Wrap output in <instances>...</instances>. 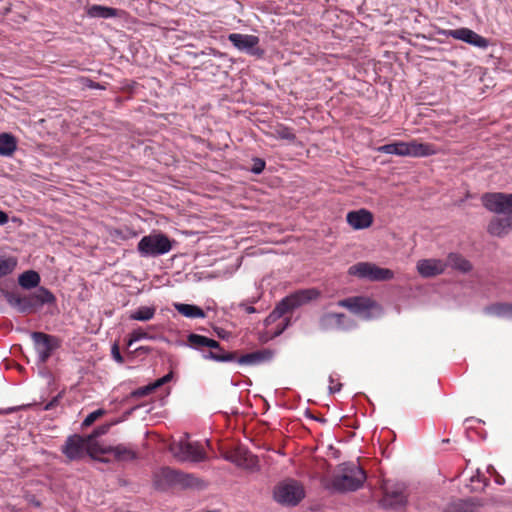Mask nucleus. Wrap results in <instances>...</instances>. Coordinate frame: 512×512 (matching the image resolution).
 <instances>
[{
    "label": "nucleus",
    "instance_id": "nucleus-1",
    "mask_svg": "<svg viewBox=\"0 0 512 512\" xmlns=\"http://www.w3.org/2000/svg\"><path fill=\"white\" fill-rule=\"evenodd\" d=\"M484 207L494 213L503 214L504 217H494L488 224L490 235L503 237L512 230V194L485 193L482 196Z\"/></svg>",
    "mask_w": 512,
    "mask_h": 512
},
{
    "label": "nucleus",
    "instance_id": "nucleus-2",
    "mask_svg": "<svg viewBox=\"0 0 512 512\" xmlns=\"http://www.w3.org/2000/svg\"><path fill=\"white\" fill-rule=\"evenodd\" d=\"M366 478V472L360 465L354 462H345L338 466L326 488L340 493L356 491L363 486Z\"/></svg>",
    "mask_w": 512,
    "mask_h": 512
},
{
    "label": "nucleus",
    "instance_id": "nucleus-3",
    "mask_svg": "<svg viewBox=\"0 0 512 512\" xmlns=\"http://www.w3.org/2000/svg\"><path fill=\"white\" fill-rule=\"evenodd\" d=\"M378 151L398 156L427 157L435 155L437 153V148L433 144L419 143L413 140L410 142L399 141L385 144L379 147Z\"/></svg>",
    "mask_w": 512,
    "mask_h": 512
},
{
    "label": "nucleus",
    "instance_id": "nucleus-4",
    "mask_svg": "<svg viewBox=\"0 0 512 512\" xmlns=\"http://www.w3.org/2000/svg\"><path fill=\"white\" fill-rule=\"evenodd\" d=\"M304 497V486L299 481L291 478L277 484L273 491L274 500L287 507L297 506Z\"/></svg>",
    "mask_w": 512,
    "mask_h": 512
},
{
    "label": "nucleus",
    "instance_id": "nucleus-5",
    "mask_svg": "<svg viewBox=\"0 0 512 512\" xmlns=\"http://www.w3.org/2000/svg\"><path fill=\"white\" fill-rule=\"evenodd\" d=\"M318 296L319 291L314 288L297 290L283 298L269 315L268 319L281 317L311 300L316 299Z\"/></svg>",
    "mask_w": 512,
    "mask_h": 512
},
{
    "label": "nucleus",
    "instance_id": "nucleus-6",
    "mask_svg": "<svg viewBox=\"0 0 512 512\" xmlns=\"http://www.w3.org/2000/svg\"><path fill=\"white\" fill-rule=\"evenodd\" d=\"M173 243L165 234L153 233L138 242L137 250L142 257H157L168 253Z\"/></svg>",
    "mask_w": 512,
    "mask_h": 512
},
{
    "label": "nucleus",
    "instance_id": "nucleus-7",
    "mask_svg": "<svg viewBox=\"0 0 512 512\" xmlns=\"http://www.w3.org/2000/svg\"><path fill=\"white\" fill-rule=\"evenodd\" d=\"M34 348L37 353L38 361L44 364L51 357L54 350L60 347V340L54 335L35 331L31 333Z\"/></svg>",
    "mask_w": 512,
    "mask_h": 512
},
{
    "label": "nucleus",
    "instance_id": "nucleus-8",
    "mask_svg": "<svg viewBox=\"0 0 512 512\" xmlns=\"http://www.w3.org/2000/svg\"><path fill=\"white\" fill-rule=\"evenodd\" d=\"M318 327L324 332L350 331L356 327V322L344 313L326 312L319 317Z\"/></svg>",
    "mask_w": 512,
    "mask_h": 512
},
{
    "label": "nucleus",
    "instance_id": "nucleus-9",
    "mask_svg": "<svg viewBox=\"0 0 512 512\" xmlns=\"http://www.w3.org/2000/svg\"><path fill=\"white\" fill-rule=\"evenodd\" d=\"M349 273L371 281H386L391 280L394 277V272L392 270L381 268L368 262H360L351 266L349 268Z\"/></svg>",
    "mask_w": 512,
    "mask_h": 512
},
{
    "label": "nucleus",
    "instance_id": "nucleus-10",
    "mask_svg": "<svg viewBox=\"0 0 512 512\" xmlns=\"http://www.w3.org/2000/svg\"><path fill=\"white\" fill-rule=\"evenodd\" d=\"M228 40L241 52H245L250 56L258 59L262 58L265 54L264 49L259 47V37L251 34L231 33L228 35Z\"/></svg>",
    "mask_w": 512,
    "mask_h": 512
},
{
    "label": "nucleus",
    "instance_id": "nucleus-11",
    "mask_svg": "<svg viewBox=\"0 0 512 512\" xmlns=\"http://www.w3.org/2000/svg\"><path fill=\"white\" fill-rule=\"evenodd\" d=\"M442 35L446 37H451L456 40H461L465 43H468L474 47L480 48V49H487L490 45V42L487 38L479 35L475 31L462 27L458 29H450V30H443L440 32Z\"/></svg>",
    "mask_w": 512,
    "mask_h": 512
},
{
    "label": "nucleus",
    "instance_id": "nucleus-12",
    "mask_svg": "<svg viewBox=\"0 0 512 512\" xmlns=\"http://www.w3.org/2000/svg\"><path fill=\"white\" fill-rule=\"evenodd\" d=\"M338 306L349 309L351 312L362 315L365 319L371 318V310H379V305L367 297H349L338 301Z\"/></svg>",
    "mask_w": 512,
    "mask_h": 512
},
{
    "label": "nucleus",
    "instance_id": "nucleus-13",
    "mask_svg": "<svg viewBox=\"0 0 512 512\" xmlns=\"http://www.w3.org/2000/svg\"><path fill=\"white\" fill-rule=\"evenodd\" d=\"M88 442L87 438L74 434L67 438L61 451L69 460H78L84 457Z\"/></svg>",
    "mask_w": 512,
    "mask_h": 512
},
{
    "label": "nucleus",
    "instance_id": "nucleus-14",
    "mask_svg": "<svg viewBox=\"0 0 512 512\" xmlns=\"http://www.w3.org/2000/svg\"><path fill=\"white\" fill-rule=\"evenodd\" d=\"M407 501L406 488L403 484L386 485L382 505L386 508H397L405 505Z\"/></svg>",
    "mask_w": 512,
    "mask_h": 512
},
{
    "label": "nucleus",
    "instance_id": "nucleus-15",
    "mask_svg": "<svg viewBox=\"0 0 512 512\" xmlns=\"http://www.w3.org/2000/svg\"><path fill=\"white\" fill-rule=\"evenodd\" d=\"M1 293L7 303L21 314L33 313L32 303L30 300V293L21 294L18 291H9L1 289Z\"/></svg>",
    "mask_w": 512,
    "mask_h": 512
},
{
    "label": "nucleus",
    "instance_id": "nucleus-16",
    "mask_svg": "<svg viewBox=\"0 0 512 512\" xmlns=\"http://www.w3.org/2000/svg\"><path fill=\"white\" fill-rule=\"evenodd\" d=\"M175 456L181 460H191L200 462L205 459V452L197 443L180 441L175 447L172 448Z\"/></svg>",
    "mask_w": 512,
    "mask_h": 512
},
{
    "label": "nucleus",
    "instance_id": "nucleus-17",
    "mask_svg": "<svg viewBox=\"0 0 512 512\" xmlns=\"http://www.w3.org/2000/svg\"><path fill=\"white\" fill-rule=\"evenodd\" d=\"M418 273L425 278H431L444 273L446 263L439 259H422L417 262Z\"/></svg>",
    "mask_w": 512,
    "mask_h": 512
},
{
    "label": "nucleus",
    "instance_id": "nucleus-18",
    "mask_svg": "<svg viewBox=\"0 0 512 512\" xmlns=\"http://www.w3.org/2000/svg\"><path fill=\"white\" fill-rule=\"evenodd\" d=\"M178 471L169 467L162 468L155 473L154 485L158 490L165 491L170 487H176Z\"/></svg>",
    "mask_w": 512,
    "mask_h": 512
},
{
    "label": "nucleus",
    "instance_id": "nucleus-19",
    "mask_svg": "<svg viewBox=\"0 0 512 512\" xmlns=\"http://www.w3.org/2000/svg\"><path fill=\"white\" fill-rule=\"evenodd\" d=\"M346 220L351 227L356 230H361L371 226L373 215L366 209H359L348 212Z\"/></svg>",
    "mask_w": 512,
    "mask_h": 512
},
{
    "label": "nucleus",
    "instance_id": "nucleus-20",
    "mask_svg": "<svg viewBox=\"0 0 512 512\" xmlns=\"http://www.w3.org/2000/svg\"><path fill=\"white\" fill-rule=\"evenodd\" d=\"M30 300L33 313L40 310L44 305H54L56 303L54 294L43 286L30 293Z\"/></svg>",
    "mask_w": 512,
    "mask_h": 512
},
{
    "label": "nucleus",
    "instance_id": "nucleus-21",
    "mask_svg": "<svg viewBox=\"0 0 512 512\" xmlns=\"http://www.w3.org/2000/svg\"><path fill=\"white\" fill-rule=\"evenodd\" d=\"M272 357L273 352L271 350L262 349L241 356L237 355V359L234 362H237L240 365L254 366L270 361Z\"/></svg>",
    "mask_w": 512,
    "mask_h": 512
},
{
    "label": "nucleus",
    "instance_id": "nucleus-22",
    "mask_svg": "<svg viewBox=\"0 0 512 512\" xmlns=\"http://www.w3.org/2000/svg\"><path fill=\"white\" fill-rule=\"evenodd\" d=\"M205 486H206L205 482L203 480L197 478L194 474L178 471V477L176 479V487H180L183 489H186V488L201 489V488H204Z\"/></svg>",
    "mask_w": 512,
    "mask_h": 512
},
{
    "label": "nucleus",
    "instance_id": "nucleus-23",
    "mask_svg": "<svg viewBox=\"0 0 512 512\" xmlns=\"http://www.w3.org/2000/svg\"><path fill=\"white\" fill-rule=\"evenodd\" d=\"M87 15L91 18H103L109 19L118 16V10L116 8L102 6V5H91L87 8Z\"/></svg>",
    "mask_w": 512,
    "mask_h": 512
},
{
    "label": "nucleus",
    "instance_id": "nucleus-24",
    "mask_svg": "<svg viewBox=\"0 0 512 512\" xmlns=\"http://www.w3.org/2000/svg\"><path fill=\"white\" fill-rule=\"evenodd\" d=\"M173 306L178 313L186 318L195 319L205 317V312L199 306L186 303H174Z\"/></svg>",
    "mask_w": 512,
    "mask_h": 512
},
{
    "label": "nucleus",
    "instance_id": "nucleus-25",
    "mask_svg": "<svg viewBox=\"0 0 512 512\" xmlns=\"http://www.w3.org/2000/svg\"><path fill=\"white\" fill-rule=\"evenodd\" d=\"M202 357L215 362H234L237 359V352H226L220 348V350L203 352Z\"/></svg>",
    "mask_w": 512,
    "mask_h": 512
},
{
    "label": "nucleus",
    "instance_id": "nucleus-26",
    "mask_svg": "<svg viewBox=\"0 0 512 512\" xmlns=\"http://www.w3.org/2000/svg\"><path fill=\"white\" fill-rule=\"evenodd\" d=\"M447 265L462 273H467L472 269L471 263L463 256L457 253H450L448 255L446 266Z\"/></svg>",
    "mask_w": 512,
    "mask_h": 512
},
{
    "label": "nucleus",
    "instance_id": "nucleus-27",
    "mask_svg": "<svg viewBox=\"0 0 512 512\" xmlns=\"http://www.w3.org/2000/svg\"><path fill=\"white\" fill-rule=\"evenodd\" d=\"M17 148V142L13 135L8 133L0 134V155L10 156Z\"/></svg>",
    "mask_w": 512,
    "mask_h": 512
},
{
    "label": "nucleus",
    "instance_id": "nucleus-28",
    "mask_svg": "<svg viewBox=\"0 0 512 512\" xmlns=\"http://www.w3.org/2000/svg\"><path fill=\"white\" fill-rule=\"evenodd\" d=\"M18 283L24 289L36 288L40 283V275L33 270L25 271L19 276Z\"/></svg>",
    "mask_w": 512,
    "mask_h": 512
},
{
    "label": "nucleus",
    "instance_id": "nucleus-29",
    "mask_svg": "<svg viewBox=\"0 0 512 512\" xmlns=\"http://www.w3.org/2000/svg\"><path fill=\"white\" fill-rule=\"evenodd\" d=\"M485 313L512 319V303H496L485 308Z\"/></svg>",
    "mask_w": 512,
    "mask_h": 512
},
{
    "label": "nucleus",
    "instance_id": "nucleus-30",
    "mask_svg": "<svg viewBox=\"0 0 512 512\" xmlns=\"http://www.w3.org/2000/svg\"><path fill=\"white\" fill-rule=\"evenodd\" d=\"M108 452L118 461H132L136 458V453L132 449L121 444L110 447Z\"/></svg>",
    "mask_w": 512,
    "mask_h": 512
},
{
    "label": "nucleus",
    "instance_id": "nucleus-31",
    "mask_svg": "<svg viewBox=\"0 0 512 512\" xmlns=\"http://www.w3.org/2000/svg\"><path fill=\"white\" fill-rule=\"evenodd\" d=\"M156 312V308L153 306H141L133 311L129 318L136 321H148L151 320Z\"/></svg>",
    "mask_w": 512,
    "mask_h": 512
},
{
    "label": "nucleus",
    "instance_id": "nucleus-32",
    "mask_svg": "<svg viewBox=\"0 0 512 512\" xmlns=\"http://www.w3.org/2000/svg\"><path fill=\"white\" fill-rule=\"evenodd\" d=\"M209 339L210 338L206 336L195 333L189 334L187 338L190 347L197 350H201L202 348L207 347Z\"/></svg>",
    "mask_w": 512,
    "mask_h": 512
},
{
    "label": "nucleus",
    "instance_id": "nucleus-33",
    "mask_svg": "<svg viewBox=\"0 0 512 512\" xmlns=\"http://www.w3.org/2000/svg\"><path fill=\"white\" fill-rule=\"evenodd\" d=\"M16 265L17 261L12 257L0 259V278L12 273Z\"/></svg>",
    "mask_w": 512,
    "mask_h": 512
},
{
    "label": "nucleus",
    "instance_id": "nucleus-34",
    "mask_svg": "<svg viewBox=\"0 0 512 512\" xmlns=\"http://www.w3.org/2000/svg\"><path fill=\"white\" fill-rule=\"evenodd\" d=\"M275 137L283 140H288L290 142L295 141L296 135L293 132L292 128L287 126L280 125L275 129Z\"/></svg>",
    "mask_w": 512,
    "mask_h": 512
},
{
    "label": "nucleus",
    "instance_id": "nucleus-35",
    "mask_svg": "<svg viewBox=\"0 0 512 512\" xmlns=\"http://www.w3.org/2000/svg\"><path fill=\"white\" fill-rule=\"evenodd\" d=\"M471 491H483L487 485V479L478 471L471 479Z\"/></svg>",
    "mask_w": 512,
    "mask_h": 512
},
{
    "label": "nucleus",
    "instance_id": "nucleus-36",
    "mask_svg": "<svg viewBox=\"0 0 512 512\" xmlns=\"http://www.w3.org/2000/svg\"><path fill=\"white\" fill-rule=\"evenodd\" d=\"M155 391L153 384H148L146 386L140 387L130 393L131 398H142Z\"/></svg>",
    "mask_w": 512,
    "mask_h": 512
},
{
    "label": "nucleus",
    "instance_id": "nucleus-37",
    "mask_svg": "<svg viewBox=\"0 0 512 512\" xmlns=\"http://www.w3.org/2000/svg\"><path fill=\"white\" fill-rule=\"evenodd\" d=\"M227 459L233 463H235L237 466H245V462L250 459L253 460V456L247 453H244L243 455L239 452L235 455L227 457Z\"/></svg>",
    "mask_w": 512,
    "mask_h": 512
},
{
    "label": "nucleus",
    "instance_id": "nucleus-38",
    "mask_svg": "<svg viewBox=\"0 0 512 512\" xmlns=\"http://www.w3.org/2000/svg\"><path fill=\"white\" fill-rule=\"evenodd\" d=\"M151 338L147 332H145L143 329L141 328H137V329H134L131 333H130V339L128 341V345H132L133 342H137V341H140L142 339H149Z\"/></svg>",
    "mask_w": 512,
    "mask_h": 512
},
{
    "label": "nucleus",
    "instance_id": "nucleus-39",
    "mask_svg": "<svg viewBox=\"0 0 512 512\" xmlns=\"http://www.w3.org/2000/svg\"><path fill=\"white\" fill-rule=\"evenodd\" d=\"M104 413H105V411L103 409H98V410L91 412L84 419L82 426L88 427V426L92 425L99 417L104 415Z\"/></svg>",
    "mask_w": 512,
    "mask_h": 512
},
{
    "label": "nucleus",
    "instance_id": "nucleus-40",
    "mask_svg": "<svg viewBox=\"0 0 512 512\" xmlns=\"http://www.w3.org/2000/svg\"><path fill=\"white\" fill-rule=\"evenodd\" d=\"M265 161L261 158H254L252 160V166L250 168V171L254 174H260L263 172L265 168Z\"/></svg>",
    "mask_w": 512,
    "mask_h": 512
},
{
    "label": "nucleus",
    "instance_id": "nucleus-41",
    "mask_svg": "<svg viewBox=\"0 0 512 512\" xmlns=\"http://www.w3.org/2000/svg\"><path fill=\"white\" fill-rule=\"evenodd\" d=\"M329 382H330V385H329V392L331 394L333 393H336V392H339L342 388V384L338 381H336L333 377V375H330L329 376Z\"/></svg>",
    "mask_w": 512,
    "mask_h": 512
},
{
    "label": "nucleus",
    "instance_id": "nucleus-42",
    "mask_svg": "<svg viewBox=\"0 0 512 512\" xmlns=\"http://www.w3.org/2000/svg\"><path fill=\"white\" fill-rule=\"evenodd\" d=\"M108 431V426L107 425H103V426H99L97 427L96 429H94V431L92 432L91 435H89L87 437L88 441L92 440L93 438H96L98 436H101L103 434H105L106 432Z\"/></svg>",
    "mask_w": 512,
    "mask_h": 512
},
{
    "label": "nucleus",
    "instance_id": "nucleus-43",
    "mask_svg": "<svg viewBox=\"0 0 512 512\" xmlns=\"http://www.w3.org/2000/svg\"><path fill=\"white\" fill-rule=\"evenodd\" d=\"M111 353H112V356H113V359L118 362V363H123L124 362V359L120 353V350H119V347L117 344H114L112 346V349H111Z\"/></svg>",
    "mask_w": 512,
    "mask_h": 512
},
{
    "label": "nucleus",
    "instance_id": "nucleus-44",
    "mask_svg": "<svg viewBox=\"0 0 512 512\" xmlns=\"http://www.w3.org/2000/svg\"><path fill=\"white\" fill-rule=\"evenodd\" d=\"M171 377H172V374L169 373V374L163 376L162 378L156 380L154 383H152L155 390L157 388L161 387L162 385H164L165 383H167L171 379Z\"/></svg>",
    "mask_w": 512,
    "mask_h": 512
},
{
    "label": "nucleus",
    "instance_id": "nucleus-45",
    "mask_svg": "<svg viewBox=\"0 0 512 512\" xmlns=\"http://www.w3.org/2000/svg\"><path fill=\"white\" fill-rule=\"evenodd\" d=\"M59 398L60 396L58 395L54 397L52 400H50L48 403H46V405L44 406V410L48 411L56 407L58 405Z\"/></svg>",
    "mask_w": 512,
    "mask_h": 512
},
{
    "label": "nucleus",
    "instance_id": "nucleus-46",
    "mask_svg": "<svg viewBox=\"0 0 512 512\" xmlns=\"http://www.w3.org/2000/svg\"><path fill=\"white\" fill-rule=\"evenodd\" d=\"M207 348H210L211 349L210 351H215V350H220V348H222V347L218 341L210 338Z\"/></svg>",
    "mask_w": 512,
    "mask_h": 512
},
{
    "label": "nucleus",
    "instance_id": "nucleus-47",
    "mask_svg": "<svg viewBox=\"0 0 512 512\" xmlns=\"http://www.w3.org/2000/svg\"><path fill=\"white\" fill-rule=\"evenodd\" d=\"M240 307H242L244 309V311L248 314H251V313H255L256 312V309L255 307L251 306V305H246L244 303L240 304Z\"/></svg>",
    "mask_w": 512,
    "mask_h": 512
},
{
    "label": "nucleus",
    "instance_id": "nucleus-48",
    "mask_svg": "<svg viewBox=\"0 0 512 512\" xmlns=\"http://www.w3.org/2000/svg\"><path fill=\"white\" fill-rule=\"evenodd\" d=\"M8 220V215L4 211L0 210V225H5Z\"/></svg>",
    "mask_w": 512,
    "mask_h": 512
},
{
    "label": "nucleus",
    "instance_id": "nucleus-49",
    "mask_svg": "<svg viewBox=\"0 0 512 512\" xmlns=\"http://www.w3.org/2000/svg\"><path fill=\"white\" fill-rule=\"evenodd\" d=\"M18 409H19V407H9L7 409L0 410V414H4V415L11 414V413L17 411Z\"/></svg>",
    "mask_w": 512,
    "mask_h": 512
},
{
    "label": "nucleus",
    "instance_id": "nucleus-50",
    "mask_svg": "<svg viewBox=\"0 0 512 512\" xmlns=\"http://www.w3.org/2000/svg\"><path fill=\"white\" fill-rule=\"evenodd\" d=\"M90 87H93V88H99V87H100V85H99V84H92V85H90Z\"/></svg>",
    "mask_w": 512,
    "mask_h": 512
},
{
    "label": "nucleus",
    "instance_id": "nucleus-51",
    "mask_svg": "<svg viewBox=\"0 0 512 512\" xmlns=\"http://www.w3.org/2000/svg\"><path fill=\"white\" fill-rule=\"evenodd\" d=\"M496 482H497L498 484H502V483H503V480H501V479H497V480H496Z\"/></svg>",
    "mask_w": 512,
    "mask_h": 512
}]
</instances>
